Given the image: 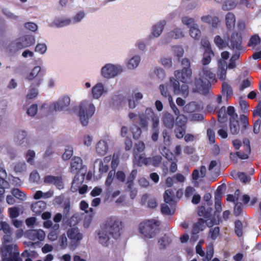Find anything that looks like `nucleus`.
I'll list each match as a JSON object with an SVG mask.
<instances>
[{
    "mask_svg": "<svg viewBox=\"0 0 261 261\" xmlns=\"http://www.w3.org/2000/svg\"><path fill=\"white\" fill-rule=\"evenodd\" d=\"M215 80V74L208 68L203 67L198 72V75L195 79V86L198 93L206 95L211 86V81Z\"/></svg>",
    "mask_w": 261,
    "mask_h": 261,
    "instance_id": "obj_1",
    "label": "nucleus"
},
{
    "mask_svg": "<svg viewBox=\"0 0 261 261\" xmlns=\"http://www.w3.org/2000/svg\"><path fill=\"white\" fill-rule=\"evenodd\" d=\"M168 87L173 90L174 94H180L186 97L189 94V87L187 85L183 84L180 86L178 81L174 77H170L169 83L167 86L164 85H160L159 87L161 95L165 97L168 98L169 101H172V97L168 91Z\"/></svg>",
    "mask_w": 261,
    "mask_h": 261,
    "instance_id": "obj_2",
    "label": "nucleus"
},
{
    "mask_svg": "<svg viewBox=\"0 0 261 261\" xmlns=\"http://www.w3.org/2000/svg\"><path fill=\"white\" fill-rule=\"evenodd\" d=\"M95 107L90 100H83L79 106L78 115L83 125L86 126L89 119L93 115Z\"/></svg>",
    "mask_w": 261,
    "mask_h": 261,
    "instance_id": "obj_3",
    "label": "nucleus"
},
{
    "mask_svg": "<svg viewBox=\"0 0 261 261\" xmlns=\"http://www.w3.org/2000/svg\"><path fill=\"white\" fill-rule=\"evenodd\" d=\"M112 235V237L117 239L121 235L123 228V223L120 219L116 217L108 218L101 224Z\"/></svg>",
    "mask_w": 261,
    "mask_h": 261,
    "instance_id": "obj_4",
    "label": "nucleus"
},
{
    "mask_svg": "<svg viewBox=\"0 0 261 261\" xmlns=\"http://www.w3.org/2000/svg\"><path fill=\"white\" fill-rule=\"evenodd\" d=\"M160 223L155 220H149L142 222L139 225L140 232L145 238H154L159 231Z\"/></svg>",
    "mask_w": 261,
    "mask_h": 261,
    "instance_id": "obj_5",
    "label": "nucleus"
},
{
    "mask_svg": "<svg viewBox=\"0 0 261 261\" xmlns=\"http://www.w3.org/2000/svg\"><path fill=\"white\" fill-rule=\"evenodd\" d=\"M123 72V67L118 64L107 63L100 69L101 76L107 80L115 78Z\"/></svg>",
    "mask_w": 261,
    "mask_h": 261,
    "instance_id": "obj_6",
    "label": "nucleus"
},
{
    "mask_svg": "<svg viewBox=\"0 0 261 261\" xmlns=\"http://www.w3.org/2000/svg\"><path fill=\"white\" fill-rule=\"evenodd\" d=\"M181 65L182 70H175L174 74L177 81L179 80L182 83H186L190 79L192 74L190 61L187 58H184L181 61Z\"/></svg>",
    "mask_w": 261,
    "mask_h": 261,
    "instance_id": "obj_7",
    "label": "nucleus"
},
{
    "mask_svg": "<svg viewBox=\"0 0 261 261\" xmlns=\"http://www.w3.org/2000/svg\"><path fill=\"white\" fill-rule=\"evenodd\" d=\"M35 42V39L32 36H22L14 41L10 45L11 48H13L14 51H17L19 49L30 46L33 45Z\"/></svg>",
    "mask_w": 261,
    "mask_h": 261,
    "instance_id": "obj_8",
    "label": "nucleus"
},
{
    "mask_svg": "<svg viewBox=\"0 0 261 261\" xmlns=\"http://www.w3.org/2000/svg\"><path fill=\"white\" fill-rule=\"evenodd\" d=\"M14 140L18 145L25 148L31 147L33 142L28 132L24 129H19L15 132Z\"/></svg>",
    "mask_w": 261,
    "mask_h": 261,
    "instance_id": "obj_9",
    "label": "nucleus"
},
{
    "mask_svg": "<svg viewBox=\"0 0 261 261\" xmlns=\"http://www.w3.org/2000/svg\"><path fill=\"white\" fill-rule=\"evenodd\" d=\"M15 247L13 244L3 245L2 253L5 257L3 261H22L18 256L19 253L14 250Z\"/></svg>",
    "mask_w": 261,
    "mask_h": 261,
    "instance_id": "obj_10",
    "label": "nucleus"
},
{
    "mask_svg": "<svg viewBox=\"0 0 261 261\" xmlns=\"http://www.w3.org/2000/svg\"><path fill=\"white\" fill-rule=\"evenodd\" d=\"M43 72L41 68L37 66L34 67L30 72L26 76V79L30 81H33L31 84L32 87H39L43 81Z\"/></svg>",
    "mask_w": 261,
    "mask_h": 261,
    "instance_id": "obj_11",
    "label": "nucleus"
},
{
    "mask_svg": "<svg viewBox=\"0 0 261 261\" xmlns=\"http://www.w3.org/2000/svg\"><path fill=\"white\" fill-rule=\"evenodd\" d=\"M66 234L70 240L71 246L76 247L83 238V234L77 227L69 228L67 230Z\"/></svg>",
    "mask_w": 261,
    "mask_h": 261,
    "instance_id": "obj_12",
    "label": "nucleus"
},
{
    "mask_svg": "<svg viewBox=\"0 0 261 261\" xmlns=\"http://www.w3.org/2000/svg\"><path fill=\"white\" fill-rule=\"evenodd\" d=\"M108 88L101 82L96 83L90 90L91 97L93 99H99L108 93Z\"/></svg>",
    "mask_w": 261,
    "mask_h": 261,
    "instance_id": "obj_13",
    "label": "nucleus"
},
{
    "mask_svg": "<svg viewBox=\"0 0 261 261\" xmlns=\"http://www.w3.org/2000/svg\"><path fill=\"white\" fill-rule=\"evenodd\" d=\"M227 46L234 51H238L242 49V38L241 36L236 32H233L231 37H227Z\"/></svg>",
    "mask_w": 261,
    "mask_h": 261,
    "instance_id": "obj_14",
    "label": "nucleus"
},
{
    "mask_svg": "<svg viewBox=\"0 0 261 261\" xmlns=\"http://www.w3.org/2000/svg\"><path fill=\"white\" fill-rule=\"evenodd\" d=\"M97 240L103 246H108L110 243L112 235L109 234L107 229L101 225L100 229L97 231Z\"/></svg>",
    "mask_w": 261,
    "mask_h": 261,
    "instance_id": "obj_15",
    "label": "nucleus"
},
{
    "mask_svg": "<svg viewBox=\"0 0 261 261\" xmlns=\"http://www.w3.org/2000/svg\"><path fill=\"white\" fill-rule=\"evenodd\" d=\"M70 104V98L68 96H64L54 102L51 108L55 111L65 110Z\"/></svg>",
    "mask_w": 261,
    "mask_h": 261,
    "instance_id": "obj_16",
    "label": "nucleus"
},
{
    "mask_svg": "<svg viewBox=\"0 0 261 261\" xmlns=\"http://www.w3.org/2000/svg\"><path fill=\"white\" fill-rule=\"evenodd\" d=\"M25 235L30 240L36 242L42 241L45 237V232L41 229L29 230Z\"/></svg>",
    "mask_w": 261,
    "mask_h": 261,
    "instance_id": "obj_17",
    "label": "nucleus"
},
{
    "mask_svg": "<svg viewBox=\"0 0 261 261\" xmlns=\"http://www.w3.org/2000/svg\"><path fill=\"white\" fill-rule=\"evenodd\" d=\"M185 36L183 30L179 28H175L169 32L165 37V42L168 43L172 39H179Z\"/></svg>",
    "mask_w": 261,
    "mask_h": 261,
    "instance_id": "obj_18",
    "label": "nucleus"
},
{
    "mask_svg": "<svg viewBox=\"0 0 261 261\" xmlns=\"http://www.w3.org/2000/svg\"><path fill=\"white\" fill-rule=\"evenodd\" d=\"M166 24V21L163 20L152 25L151 31V37L154 38L159 37L162 34Z\"/></svg>",
    "mask_w": 261,
    "mask_h": 261,
    "instance_id": "obj_19",
    "label": "nucleus"
},
{
    "mask_svg": "<svg viewBox=\"0 0 261 261\" xmlns=\"http://www.w3.org/2000/svg\"><path fill=\"white\" fill-rule=\"evenodd\" d=\"M95 150L99 155H105L109 150V140H99L96 144Z\"/></svg>",
    "mask_w": 261,
    "mask_h": 261,
    "instance_id": "obj_20",
    "label": "nucleus"
},
{
    "mask_svg": "<svg viewBox=\"0 0 261 261\" xmlns=\"http://www.w3.org/2000/svg\"><path fill=\"white\" fill-rule=\"evenodd\" d=\"M141 62V57L138 55H135L126 61V66L128 69H136Z\"/></svg>",
    "mask_w": 261,
    "mask_h": 261,
    "instance_id": "obj_21",
    "label": "nucleus"
},
{
    "mask_svg": "<svg viewBox=\"0 0 261 261\" xmlns=\"http://www.w3.org/2000/svg\"><path fill=\"white\" fill-rule=\"evenodd\" d=\"M227 67V65L226 61L219 60L217 76L221 81H224L226 79Z\"/></svg>",
    "mask_w": 261,
    "mask_h": 261,
    "instance_id": "obj_22",
    "label": "nucleus"
},
{
    "mask_svg": "<svg viewBox=\"0 0 261 261\" xmlns=\"http://www.w3.org/2000/svg\"><path fill=\"white\" fill-rule=\"evenodd\" d=\"M236 17L232 12H228L225 16V22L227 29L229 30H232L235 27Z\"/></svg>",
    "mask_w": 261,
    "mask_h": 261,
    "instance_id": "obj_23",
    "label": "nucleus"
},
{
    "mask_svg": "<svg viewBox=\"0 0 261 261\" xmlns=\"http://www.w3.org/2000/svg\"><path fill=\"white\" fill-rule=\"evenodd\" d=\"M162 120L163 124L166 127L169 129H172L173 127L175 119L172 114L169 113H165L162 117Z\"/></svg>",
    "mask_w": 261,
    "mask_h": 261,
    "instance_id": "obj_24",
    "label": "nucleus"
},
{
    "mask_svg": "<svg viewBox=\"0 0 261 261\" xmlns=\"http://www.w3.org/2000/svg\"><path fill=\"white\" fill-rule=\"evenodd\" d=\"M205 225H207L208 227H211L212 224L208 222V220L205 221L202 218L199 219L193 227V233L197 234L199 231L203 230L205 228Z\"/></svg>",
    "mask_w": 261,
    "mask_h": 261,
    "instance_id": "obj_25",
    "label": "nucleus"
},
{
    "mask_svg": "<svg viewBox=\"0 0 261 261\" xmlns=\"http://www.w3.org/2000/svg\"><path fill=\"white\" fill-rule=\"evenodd\" d=\"M83 161L81 158L74 156L71 161L70 171L73 173H77L82 166Z\"/></svg>",
    "mask_w": 261,
    "mask_h": 261,
    "instance_id": "obj_26",
    "label": "nucleus"
},
{
    "mask_svg": "<svg viewBox=\"0 0 261 261\" xmlns=\"http://www.w3.org/2000/svg\"><path fill=\"white\" fill-rule=\"evenodd\" d=\"M53 23L57 28H63L71 24V19L68 17H59L55 19Z\"/></svg>",
    "mask_w": 261,
    "mask_h": 261,
    "instance_id": "obj_27",
    "label": "nucleus"
},
{
    "mask_svg": "<svg viewBox=\"0 0 261 261\" xmlns=\"http://www.w3.org/2000/svg\"><path fill=\"white\" fill-rule=\"evenodd\" d=\"M243 144L245 147V151L243 152H236L239 158L241 159H247L248 158L249 154L250 153L251 148L250 146V142L248 139H245Z\"/></svg>",
    "mask_w": 261,
    "mask_h": 261,
    "instance_id": "obj_28",
    "label": "nucleus"
},
{
    "mask_svg": "<svg viewBox=\"0 0 261 261\" xmlns=\"http://www.w3.org/2000/svg\"><path fill=\"white\" fill-rule=\"evenodd\" d=\"M46 204L43 201H39L33 203L31 206L32 210L36 214H40L46 208Z\"/></svg>",
    "mask_w": 261,
    "mask_h": 261,
    "instance_id": "obj_29",
    "label": "nucleus"
},
{
    "mask_svg": "<svg viewBox=\"0 0 261 261\" xmlns=\"http://www.w3.org/2000/svg\"><path fill=\"white\" fill-rule=\"evenodd\" d=\"M206 173V168L205 166H201L199 170L195 169L192 173V178L193 180H197L199 178L204 177Z\"/></svg>",
    "mask_w": 261,
    "mask_h": 261,
    "instance_id": "obj_30",
    "label": "nucleus"
},
{
    "mask_svg": "<svg viewBox=\"0 0 261 261\" xmlns=\"http://www.w3.org/2000/svg\"><path fill=\"white\" fill-rule=\"evenodd\" d=\"M189 33L190 36L196 40H199L201 36V32L198 24L191 28L189 30Z\"/></svg>",
    "mask_w": 261,
    "mask_h": 261,
    "instance_id": "obj_31",
    "label": "nucleus"
},
{
    "mask_svg": "<svg viewBox=\"0 0 261 261\" xmlns=\"http://www.w3.org/2000/svg\"><path fill=\"white\" fill-rule=\"evenodd\" d=\"M160 122H154L151 124V139L153 141L156 142L158 140L160 133Z\"/></svg>",
    "mask_w": 261,
    "mask_h": 261,
    "instance_id": "obj_32",
    "label": "nucleus"
},
{
    "mask_svg": "<svg viewBox=\"0 0 261 261\" xmlns=\"http://www.w3.org/2000/svg\"><path fill=\"white\" fill-rule=\"evenodd\" d=\"M83 178L82 177L80 178V176L78 175H75L72 182L71 191L72 192H75L77 191L83 182Z\"/></svg>",
    "mask_w": 261,
    "mask_h": 261,
    "instance_id": "obj_33",
    "label": "nucleus"
},
{
    "mask_svg": "<svg viewBox=\"0 0 261 261\" xmlns=\"http://www.w3.org/2000/svg\"><path fill=\"white\" fill-rule=\"evenodd\" d=\"M181 21L184 25L187 26L189 29L197 24L194 18L190 17L187 16H182L181 18Z\"/></svg>",
    "mask_w": 261,
    "mask_h": 261,
    "instance_id": "obj_34",
    "label": "nucleus"
},
{
    "mask_svg": "<svg viewBox=\"0 0 261 261\" xmlns=\"http://www.w3.org/2000/svg\"><path fill=\"white\" fill-rule=\"evenodd\" d=\"M229 129L231 134L237 135L240 130V125L238 119H230L229 123Z\"/></svg>",
    "mask_w": 261,
    "mask_h": 261,
    "instance_id": "obj_35",
    "label": "nucleus"
},
{
    "mask_svg": "<svg viewBox=\"0 0 261 261\" xmlns=\"http://www.w3.org/2000/svg\"><path fill=\"white\" fill-rule=\"evenodd\" d=\"M164 201L169 205H174V192L170 189L167 190L164 196Z\"/></svg>",
    "mask_w": 261,
    "mask_h": 261,
    "instance_id": "obj_36",
    "label": "nucleus"
},
{
    "mask_svg": "<svg viewBox=\"0 0 261 261\" xmlns=\"http://www.w3.org/2000/svg\"><path fill=\"white\" fill-rule=\"evenodd\" d=\"M214 42L219 48H224L227 46V37H224V39H223L220 36L217 35L215 37Z\"/></svg>",
    "mask_w": 261,
    "mask_h": 261,
    "instance_id": "obj_37",
    "label": "nucleus"
},
{
    "mask_svg": "<svg viewBox=\"0 0 261 261\" xmlns=\"http://www.w3.org/2000/svg\"><path fill=\"white\" fill-rule=\"evenodd\" d=\"M145 114L151 118V124L154 123V122H160V119L159 116L155 113L153 110L151 108H147L145 111Z\"/></svg>",
    "mask_w": 261,
    "mask_h": 261,
    "instance_id": "obj_38",
    "label": "nucleus"
},
{
    "mask_svg": "<svg viewBox=\"0 0 261 261\" xmlns=\"http://www.w3.org/2000/svg\"><path fill=\"white\" fill-rule=\"evenodd\" d=\"M86 13L84 11H80L77 12L72 18L71 23L75 24L80 23L85 18Z\"/></svg>",
    "mask_w": 261,
    "mask_h": 261,
    "instance_id": "obj_39",
    "label": "nucleus"
},
{
    "mask_svg": "<svg viewBox=\"0 0 261 261\" xmlns=\"http://www.w3.org/2000/svg\"><path fill=\"white\" fill-rule=\"evenodd\" d=\"M168 203H165L161 205V212L164 215H171L174 213L175 210L174 205H168Z\"/></svg>",
    "mask_w": 261,
    "mask_h": 261,
    "instance_id": "obj_40",
    "label": "nucleus"
},
{
    "mask_svg": "<svg viewBox=\"0 0 261 261\" xmlns=\"http://www.w3.org/2000/svg\"><path fill=\"white\" fill-rule=\"evenodd\" d=\"M134 163L137 166L141 167L144 165L145 154L144 153L134 154Z\"/></svg>",
    "mask_w": 261,
    "mask_h": 261,
    "instance_id": "obj_41",
    "label": "nucleus"
},
{
    "mask_svg": "<svg viewBox=\"0 0 261 261\" xmlns=\"http://www.w3.org/2000/svg\"><path fill=\"white\" fill-rule=\"evenodd\" d=\"M238 3L233 0H228L224 3L222 6V9L224 11H229L234 9Z\"/></svg>",
    "mask_w": 261,
    "mask_h": 261,
    "instance_id": "obj_42",
    "label": "nucleus"
},
{
    "mask_svg": "<svg viewBox=\"0 0 261 261\" xmlns=\"http://www.w3.org/2000/svg\"><path fill=\"white\" fill-rule=\"evenodd\" d=\"M145 144L142 141H139L135 144L133 149V155L141 154L145 149Z\"/></svg>",
    "mask_w": 261,
    "mask_h": 261,
    "instance_id": "obj_43",
    "label": "nucleus"
},
{
    "mask_svg": "<svg viewBox=\"0 0 261 261\" xmlns=\"http://www.w3.org/2000/svg\"><path fill=\"white\" fill-rule=\"evenodd\" d=\"M222 102V97L218 96L214 101L207 106V110L210 112H214L216 109L219 108V105Z\"/></svg>",
    "mask_w": 261,
    "mask_h": 261,
    "instance_id": "obj_44",
    "label": "nucleus"
},
{
    "mask_svg": "<svg viewBox=\"0 0 261 261\" xmlns=\"http://www.w3.org/2000/svg\"><path fill=\"white\" fill-rule=\"evenodd\" d=\"M171 51L173 55L177 58H181L184 54V50L182 46L174 45L171 47Z\"/></svg>",
    "mask_w": 261,
    "mask_h": 261,
    "instance_id": "obj_45",
    "label": "nucleus"
},
{
    "mask_svg": "<svg viewBox=\"0 0 261 261\" xmlns=\"http://www.w3.org/2000/svg\"><path fill=\"white\" fill-rule=\"evenodd\" d=\"M94 166H97L99 172L100 173H106L109 169V166L107 164H104L101 160L97 159L94 163Z\"/></svg>",
    "mask_w": 261,
    "mask_h": 261,
    "instance_id": "obj_46",
    "label": "nucleus"
},
{
    "mask_svg": "<svg viewBox=\"0 0 261 261\" xmlns=\"http://www.w3.org/2000/svg\"><path fill=\"white\" fill-rule=\"evenodd\" d=\"M115 173L116 172L115 170H112L109 172L108 174L105 181V186L107 187V191H109L110 190V187L113 182Z\"/></svg>",
    "mask_w": 261,
    "mask_h": 261,
    "instance_id": "obj_47",
    "label": "nucleus"
},
{
    "mask_svg": "<svg viewBox=\"0 0 261 261\" xmlns=\"http://www.w3.org/2000/svg\"><path fill=\"white\" fill-rule=\"evenodd\" d=\"M172 241L171 238L165 235L164 237L161 238L159 240V245L161 249H163L166 247V246L171 243Z\"/></svg>",
    "mask_w": 261,
    "mask_h": 261,
    "instance_id": "obj_48",
    "label": "nucleus"
},
{
    "mask_svg": "<svg viewBox=\"0 0 261 261\" xmlns=\"http://www.w3.org/2000/svg\"><path fill=\"white\" fill-rule=\"evenodd\" d=\"M214 55L212 50L204 51L201 63L203 65H206L210 63L212 56Z\"/></svg>",
    "mask_w": 261,
    "mask_h": 261,
    "instance_id": "obj_49",
    "label": "nucleus"
},
{
    "mask_svg": "<svg viewBox=\"0 0 261 261\" xmlns=\"http://www.w3.org/2000/svg\"><path fill=\"white\" fill-rule=\"evenodd\" d=\"M227 119V117L226 113V108L225 107H222L219 111L218 114V120L220 123H224L226 121Z\"/></svg>",
    "mask_w": 261,
    "mask_h": 261,
    "instance_id": "obj_50",
    "label": "nucleus"
},
{
    "mask_svg": "<svg viewBox=\"0 0 261 261\" xmlns=\"http://www.w3.org/2000/svg\"><path fill=\"white\" fill-rule=\"evenodd\" d=\"M137 174V170L134 169L132 171L129 176L128 177L126 186L127 188H131L132 186H134V180L136 177Z\"/></svg>",
    "mask_w": 261,
    "mask_h": 261,
    "instance_id": "obj_51",
    "label": "nucleus"
},
{
    "mask_svg": "<svg viewBox=\"0 0 261 261\" xmlns=\"http://www.w3.org/2000/svg\"><path fill=\"white\" fill-rule=\"evenodd\" d=\"M35 156L36 153L34 150L31 149L28 150L25 155L26 161L29 164L34 165Z\"/></svg>",
    "mask_w": 261,
    "mask_h": 261,
    "instance_id": "obj_52",
    "label": "nucleus"
},
{
    "mask_svg": "<svg viewBox=\"0 0 261 261\" xmlns=\"http://www.w3.org/2000/svg\"><path fill=\"white\" fill-rule=\"evenodd\" d=\"M261 39L258 35H254L252 36L249 41L248 42V45L249 46L255 47L260 44Z\"/></svg>",
    "mask_w": 261,
    "mask_h": 261,
    "instance_id": "obj_53",
    "label": "nucleus"
},
{
    "mask_svg": "<svg viewBox=\"0 0 261 261\" xmlns=\"http://www.w3.org/2000/svg\"><path fill=\"white\" fill-rule=\"evenodd\" d=\"M153 73L156 75V77L160 81H163L166 76L164 70L159 67H157L154 68Z\"/></svg>",
    "mask_w": 261,
    "mask_h": 261,
    "instance_id": "obj_54",
    "label": "nucleus"
},
{
    "mask_svg": "<svg viewBox=\"0 0 261 261\" xmlns=\"http://www.w3.org/2000/svg\"><path fill=\"white\" fill-rule=\"evenodd\" d=\"M11 193L14 197L20 200H23L25 199V194L19 189H13Z\"/></svg>",
    "mask_w": 261,
    "mask_h": 261,
    "instance_id": "obj_55",
    "label": "nucleus"
},
{
    "mask_svg": "<svg viewBox=\"0 0 261 261\" xmlns=\"http://www.w3.org/2000/svg\"><path fill=\"white\" fill-rule=\"evenodd\" d=\"M58 243L62 249H65L68 246V240L65 233L61 235L58 240Z\"/></svg>",
    "mask_w": 261,
    "mask_h": 261,
    "instance_id": "obj_56",
    "label": "nucleus"
},
{
    "mask_svg": "<svg viewBox=\"0 0 261 261\" xmlns=\"http://www.w3.org/2000/svg\"><path fill=\"white\" fill-rule=\"evenodd\" d=\"M197 109V106L194 102H190L186 105L184 108L183 110L186 113H193Z\"/></svg>",
    "mask_w": 261,
    "mask_h": 261,
    "instance_id": "obj_57",
    "label": "nucleus"
},
{
    "mask_svg": "<svg viewBox=\"0 0 261 261\" xmlns=\"http://www.w3.org/2000/svg\"><path fill=\"white\" fill-rule=\"evenodd\" d=\"M176 120L177 126L186 127L187 118L184 115H180L177 116Z\"/></svg>",
    "mask_w": 261,
    "mask_h": 261,
    "instance_id": "obj_58",
    "label": "nucleus"
},
{
    "mask_svg": "<svg viewBox=\"0 0 261 261\" xmlns=\"http://www.w3.org/2000/svg\"><path fill=\"white\" fill-rule=\"evenodd\" d=\"M186 127L177 126L175 129V134L178 139L182 138L186 132Z\"/></svg>",
    "mask_w": 261,
    "mask_h": 261,
    "instance_id": "obj_59",
    "label": "nucleus"
},
{
    "mask_svg": "<svg viewBox=\"0 0 261 261\" xmlns=\"http://www.w3.org/2000/svg\"><path fill=\"white\" fill-rule=\"evenodd\" d=\"M14 169L16 172H22L25 171L27 165L23 162H18L15 164Z\"/></svg>",
    "mask_w": 261,
    "mask_h": 261,
    "instance_id": "obj_60",
    "label": "nucleus"
},
{
    "mask_svg": "<svg viewBox=\"0 0 261 261\" xmlns=\"http://www.w3.org/2000/svg\"><path fill=\"white\" fill-rule=\"evenodd\" d=\"M160 62L166 68H170L172 66V59L170 57L162 58L160 60Z\"/></svg>",
    "mask_w": 261,
    "mask_h": 261,
    "instance_id": "obj_61",
    "label": "nucleus"
},
{
    "mask_svg": "<svg viewBox=\"0 0 261 261\" xmlns=\"http://www.w3.org/2000/svg\"><path fill=\"white\" fill-rule=\"evenodd\" d=\"M125 100V97L122 95H115L112 98L113 105L117 106L121 105Z\"/></svg>",
    "mask_w": 261,
    "mask_h": 261,
    "instance_id": "obj_62",
    "label": "nucleus"
},
{
    "mask_svg": "<svg viewBox=\"0 0 261 261\" xmlns=\"http://www.w3.org/2000/svg\"><path fill=\"white\" fill-rule=\"evenodd\" d=\"M2 12L7 17L12 19V20L16 21L18 19V17L17 16L12 13L7 8L3 9Z\"/></svg>",
    "mask_w": 261,
    "mask_h": 261,
    "instance_id": "obj_63",
    "label": "nucleus"
},
{
    "mask_svg": "<svg viewBox=\"0 0 261 261\" xmlns=\"http://www.w3.org/2000/svg\"><path fill=\"white\" fill-rule=\"evenodd\" d=\"M140 125L142 127H147L148 125V119L143 113H139L138 114Z\"/></svg>",
    "mask_w": 261,
    "mask_h": 261,
    "instance_id": "obj_64",
    "label": "nucleus"
}]
</instances>
